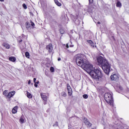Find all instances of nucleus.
<instances>
[{"instance_id": "1", "label": "nucleus", "mask_w": 129, "mask_h": 129, "mask_svg": "<svg viewBox=\"0 0 129 129\" xmlns=\"http://www.w3.org/2000/svg\"><path fill=\"white\" fill-rule=\"evenodd\" d=\"M76 62L80 67H81L84 70H89V74L94 79L101 78L102 73L100 69L93 67L89 61L86 60V57L83 54H77L74 57Z\"/></svg>"}, {"instance_id": "2", "label": "nucleus", "mask_w": 129, "mask_h": 129, "mask_svg": "<svg viewBox=\"0 0 129 129\" xmlns=\"http://www.w3.org/2000/svg\"><path fill=\"white\" fill-rule=\"evenodd\" d=\"M97 61L99 65H101L102 70L106 74H108L110 72V64L108 61L103 57L100 56L97 57Z\"/></svg>"}, {"instance_id": "3", "label": "nucleus", "mask_w": 129, "mask_h": 129, "mask_svg": "<svg viewBox=\"0 0 129 129\" xmlns=\"http://www.w3.org/2000/svg\"><path fill=\"white\" fill-rule=\"evenodd\" d=\"M104 99L107 103L110 104V105H113V100L112 99V95L110 93H106L104 96Z\"/></svg>"}, {"instance_id": "4", "label": "nucleus", "mask_w": 129, "mask_h": 129, "mask_svg": "<svg viewBox=\"0 0 129 129\" xmlns=\"http://www.w3.org/2000/svg\"><path fill=\"white\" fill-rule=\"evenodd\" d=\"M119 79V77L118 76V75L114 74L111 76V80L114 81H117Z\"/></svg>"}, {"instance_id": "5", "label": "nucleus", "mask_w": 129, "mask_h": 129, "mask_svg": "<svg viewBox=\"0 0 129 129\" xmlns=\"http://www.w3.org/2000/svg\"><path fill=\"white\" fill-rule=\"evenodd\" d=\"M84 122L85 123L86 125H87L88 127H90L92 125L90 122L89 121L88 119L86 118H84Z\"/></svg>"}, {"instance_id": "6", "label": "nucleus", "mask_w": 129, "mask_h": 129, "mask_svg": "<svg viewBox=\"0 0 129 129\" xmlns=\"http://www.w3.org/2000/svg\"><path fill=\"white\" fill-rule=\"evenodd\" d=\"M67 86L69 96H71L72 95V89H71V87H70V85H69V84H67Z\"/></svg>"}, {"instance_id": "7", "label": "nucleus", "mask_w": 129, "mask_h": 129, "mask_svg": "<svg viewBox=\"0 0 129 129\" xmlns=\"http://www.w3.org/2000/svg\"><path fill=\"white\" fill-rule=\"evenodd\" d=\"M16 94V91H12L8 93V94L7 95V97L8 98H12L14 95Z\"/></svg>"}, {"instance_id": "8", "label": "nucleus", "mask_w": 129, "mask_h": 129, "mask_svg": "<svg viewBox=\"0 0 129 129\" xmlns=\"http://www.w3.org/2000/svg\"><path fill=\"white\" fill-rule=\"evenodd\" d=\"M41 98L44 100V101H47L48 100V97H47V96H46V94L44 93H41L40 94Z\"/></svg>"}, {"instance_id": "9", "label": "nucleus", "mask_w": 129, "mask_h": 129, "mask_svg": "<svg viewBox=\"0 0 129 129\" xmlns=\"http://www.w3.org/2000/svg\"><path fill=\"white\" fill-rule=\"evenodd\" d=\"M46 49L48 50V52H52V50H53V46H52V44H49L48 45L46 46Z\"/></svg>"}, {"instance_id": "10", "label": "nucleus", "mask_w": 129, "mask_h": 129, "mask_svg": "<svg viewBox=\"0 0 129 129\" xmlns=\"http://www.w3.org/2000/svg\"><path fill=\"white\" fill-rule=\"evenodd\" d=\"M2 46H3V47H5L7 49H10V48H11V45H10V44H9V43H6V42H4Z\"/></svg>"}, {"instance_id": "11", "label": "nucleus", "mask_w": 129, "mask_h": 129, "mask_svg": "<svg viewBox=\"0 0 129 129\" xmlns=\"http://www.w3.org/2000/svg\"><path fill=\"white\" fill-rule=\"evenodd\" d=\"M93 10H94L93 6H91V4H89V7L88 8V12H92Z\"/></svg>"}, {"instance_id": "12", "label": "nucleus", "mask_w": 129, "mask_h": 129, "mask_svg": "<svg viewBox=\"0 0 129 129\" xmlns=\"http://www.w3.org/2000/svg\"><path fill=\"white\" fill-rule=\"evenodd\" d=\"M17 110H18V106H15L12 109V113H17Z\"/></svg>"}, {"instance_id": "13", "label": "nucleus", "mask_w": 129, "mask_h": 129, "mask_svg": "<svg viewBox=\"0 0 129 129\" xmlns=\"http://www.w3.org/2000/svg\"><path fill=\"white\" fill-rule=\"evenodd\" d=\"M27 96L28 98H32L33 96L32 95L31 93H30L29 92L27 91Z\"/></svg>"}, {"instance_id": "14", "label": "nucleus", "mask_w": 129, "mask_h": 129, "mask_svg": "<svg viewBox=\"0 0 129 129\" xmlns=\"http://www.w3.org/2000/svg\"><path fill=\"white\" fill-rule=\"evenodd\" d=\"M54 2L56 6H58V7H61V3L58 2V0H54Z\"/></svg>"}, {"instance_id": "15", "label": "nucleus", "mask_w": 129, "mask_h": 129, "mask_svg": "<svg viewBox=\"0 0 129 129\" xmlns=\"http://www.w3.org/2000/svg\"><path fill=\"white\" fill-rule=\"evenodd\" d=\"M9 60L10 61H12V62H15L16 61V57H13V56L10 57H9Z\"/></svg>"}, {"instance_id": "16", "label": "nucleus", "mask_w": 129, "mask_h": 129, "mask_svg": "<svg viewBox=\"0 0 129 129\" xmlns=\"http://www.w3.org/2000/svg\"><path fill=\"white\" fill-rule=\"evenodd\" d=\"M121 3L118 1L116 3V6L117 7V8H121Z\"/></svg>"}, {"instance_id": "17", "label": "nucleus", "mask_w": 129, "mask_h": 129, "mask_svg": "<svg viewBox=\"0 0 129 129\" xmlns=\"http://www.w3.org/2000/svg\"><path fill=\"white\" fill-rule=\"evenodd\" d=\"M20 121L21 123H24L25 122V119H24V116H22L20 119Z\"/></svg>"}, {"instance_id": "18", "label": "nucleus", "mask_w": 129, "mask_h": 129, "mask_svg": "<svg viewBox=\"0 0 129 129\" xmlns=\"http://www.w3.org/2000/svg\"><path fill=\"white\" fill-rule=\"evenodd\" d=\"M61 95L62 97H66V96H67V94L65 92H62Z\"/></svg>"}, {"instance_id": "19", "label": "nucleus", "mask_w": 129, "mask_h": 129, "mask_svg": "<svg viewBox=\"0 0 129 129\" xmlns=\"http://www.w3.org/2000/svg\"><path fill=\"white\" fill-rule=\"evenodd\" d=\"M25 56L27 58H30V53H29V52H25Z\"/></svg>"}, {"instance_id": "20", "label": "nucleus", "mask_w": 129, "mask_h": 129, "mask_svg": "<svg viewBox=\"0 0 129 129\" xmlns=\"http://www.w3.org/2000/svg\"><path fill=\"white\" fill-rule=\"evenodd\" d=\"M83 98H85V99H87L88 98V95L87 94H84L83 95Z\"/></svg>"}, {"instance_id": "21", "label": "nucleus", "mask_w": 129, "mask_h": 129, "mask_svg": "<svg viewBox=\"0 0 129 129\" xmlns=\"http://www.w3.org/2000/svg\"><path fill=\"white\" fill-rule=\"evenodd\" d=\"M3 94L4 95H5V96H7V95H8V90H5L3 92Z\"/></svg>"}, {"instance_id": "22", "label": "nucleus", "mask_w": 129, "mask_h": 129, "mask_svg": "<svg viewBox=\"0 0 129 129\" xmlns=\"http://www.w3.org/2000/svg\"><path fill=\"white\" fill-rule=\"evenodd\" d=\"M50 70L51 72H52V73L54 72V67H51Z\"/></svg>"}, {"instance_id": "23", "label": "nucleus", "mask_w": 129, "mask_h": 129, "mask_svg": "<svg viewBox=\"0 0 129 129\" xmlns=\"http://www.w3.org/2000/svg\"><path fill=\"white\" fill-rule=\"evenodd\" d=\"M22 6L25 10H27V5H26V4H23Z\"/></svg>"}, {"instance_id": "24", "label": "nucleus", "mask_w": 129, "mask_h": 129, "mask_svg": "<svg viewBox=\"0 0 129 129\" xmlns=\"http://www.w3.org/2000/svg\"><path fill=\"white\" fill-rule=\"evenodd\" d=\"M92 4H93V0H89V6H90V5H91Z\"/></svg>"}, {"instance_id": "25", "label": "nucleus", "mask_w": 129, "mask_h": 129, "mask_svg": "<svg viewBox=\"0 0 129 129\" xmlns=\"http://www.w3.org/2000/svg\"><path fill=\"white\" fill-rule=\"evenodd\" d=\"M87 43H88L89 45H90V44H93V42H92V41H91V40H87Z\"/></svg>"}, {"instance_id": "26", "label": "nucleus", "mask_w": 129, "mask_h": 129, "mask_svg": "<svg viewBox=\"0 0 129 129\" xmlns=\"http://www.w3.org/2000/svg\"><path fill=\"white\" fill-rule=\"evenodd\" d=\"M60 34H64V30H63L62 29H60Z\"/></svg>"}, {"instance_id": "27", "label": "nucleus", "mask_w": 129, "mask_h": 129, "mask_svg": "<svg viewBox=\"0 0 129 129\" xmlns=\"http://www.w3.org/2000/svg\"><path fill=\"white\" fill-rule=\"evenodd\" d=\"M26 28H30V26H29V22L26 23Z\"/></svg>"}, {"instance_id": "28", "label": "nucleus", "mask_w": 129, "mask_h": 129, "mask_svg": "<svg viewBox=\"0 0 129 129\" xmlns=\"http://www.w3.org/2000/svg\"><path fill=\"white\" fill-rule=\"evenodd\" d=\"M53 126H58V122H55L54 125H53Z\"/></svg>"}, {"instance_id": "29", "label": "nucleus", "mask_w": 129, "mask_h": 129, "mask_svg": "<svg viewBox=\"0 0 129 129\" xmlns=\"http://www.w3.org/2000/svg\"><path fill=\"white\" fill-rule=\"evenodd\" d=\"M31 26L32 27H35V23H34V22H32V21H31Z\"/></svg>"}, {"instance_id": "30", "label": "nucleus", "mask_w": 129, "mask_h": 129, "mask_svg": "<svg viewBox=\"0 0 129 129\" xmlns=\"http://www.w3.org/2000/svg\"><path fill=\"white\" fill-rule=\"evenodd\" d=\"M91 45V47H94V44L93 42V44H90Z\"/></svg>"}, {"instance_id": "31", "label": "nucleus", "mask_w": 129, "mask_h": 129, "mask_svg": "<svg viewBox=\"0 0 129 129\" xmlns=\"http://www.w3.org/2000/svg\"><path fill=\"white\" fill-rule=\"evenodd\" d=\"M36 78H34L33 79V82H34V83H36Z\"/></svg>"}, {"instance_id": "32", "label": "nucleus", "mask_w": 129, "mask_h": 129, "mask_svg": "<svg viewBox=\"0 0 129 129\" xmlns=\"http://www.w3.org/2000/svg\"><path fill=\"white\" fill-rule=\"evenodd\" d=\"M28 84H31V80H29L28 82Z\"/></svg>"}, {"instance_id": "33", "label": "nucleus", "mask_w": 129, "mask_h": 129, "mask_svg": "<svg viewBox=\"0 0 129 129\" xmlns=\"http://www.w3.org/2000/svg\"><path fill=\"white\" fill-rule=\"evenodd\" d=\"M34 86L35 87H38V85L37 84H36V83H35Z\"/></svg>"}, {"instance_id": "34", "label": "nucleus", "mask_w": 129, "mask_h": 129, "mask_svg": "<svg viewBox=\"0 0 129 129\" xmlns=\"http://www.w3.org/2000/svg\"><path fill=\"white\" fill-rule=\"evenodd\" d=\"M57 60L58 61H61V58L59 57Z\"/></svg>"}, {"instance_id": "35", "label": "nucleus", "mask_w": 129, "mask_h": 129, "mask_svg": "<svg viewBox=\"0 0 129 129\" xmlns=\"http://www.w3.org/2000/svg\"><path fill=\"white\" fill-rule=\"evenodd\" d=\"M21 42H23V40H19V43H21Z\"/></svg>"}, {"instance_id": "36", "label": "nucleus", "mask_w": 129, "mask_h": 129, "mask_svg": "<svg viewBox=\"0 0 129 129\" xmlns=\"http://www.w3.org/2000/svg\"><path fill=\"white\" fill-rule=\"evenodd\" d=\"M66 47H67V48H69V46L68 45V44L66 45Z\"/></svg>"}, {"instance_id": "37", "label": "nucleus", "mask_w": 129, "mask_h": 129, "mask_svg": "<svg viewBox=\"0 0 129 129\" xmlns=\"http://www.w3.org/2000/svg\"><path fill=\"white\" fill-rule=\"evenodd\" d=\"M36 84H39V81H37L36 83Z\"/></svg>"}, {"instance_id": "38", "label": "nucleus", "mask_w": 129, "mask_h": 129, "mask_svg": "<svg viewBox=\"0 0 129 129\" xmlns=\"http://www.w3.org/2000/svg\"><path fill=\"white\" fill-rule=\"evenodd\" d=\"M97 24H98L99 25L100 24V22H98Z\"/></svg>"}, {"instance_id": "39", "label": "nucleus", "mask_w": 129, "mask_h": 129, "mask_svg": "<svg viewBox=\"0 0 129 129\" xmlns=\"http://www.w3.org/2000/svg\"><path fill=\"white\" fill-rule=\"evenodd\" d=\"M4 0H0V2H4Z\"/></svg>"}, {"instance_id": "40", "label": "nucleus", "mask_w": 129, "mask_h": 129, "mask_svg": "<svg viewBox=\"0 0 129 129\" xmlns=\"http://www.w3.org/2000/svg\"><path fill=\"white\" fill-rule=\"evenodd\" d=\"M44 104H46V102H45L44 103Z\"/></svg>"}, {"instance_id": "41", "label": "nucleus", "mask_w": 129, "mask_h": 129, "mask_svg": "<svg viewBox=\"0 0 129 129\" xmlns=\"http://www.w3.org/2000/svg\"><path fill=\"white\" fill-rule=\"evenodd\" d=\"M92 129H95L94 128H92Z\"/></svg>"}]
</instances>
